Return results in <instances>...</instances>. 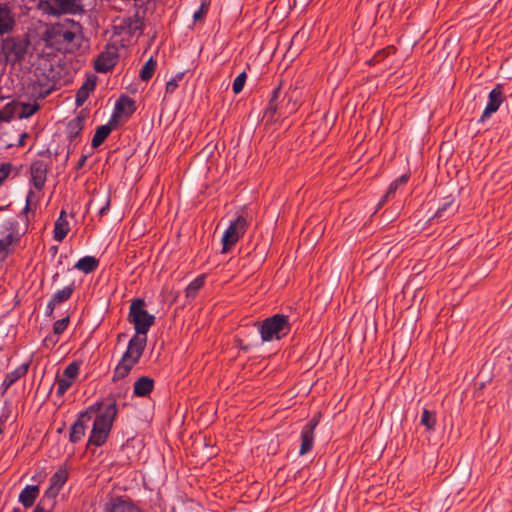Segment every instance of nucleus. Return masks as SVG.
<instances>
[{"mask_svg": "<svg viewBox=\"0 0 512 512\" xmlns=\"http://www.w3.org/2000/svg\"><path fill=\"white\" fill-rule=\"evenodd\" d=\"M98 265V261L92 257V256H85L78 260V262L75 264V268L79 271H82L84 273H90L94 269H96Z\"/></svg>", "mask_w": 512, "mask_h": 512, "instance_id": "b1692460", "label": "nucleus"}, {"mask_svg": "<svg viewBox=\"0 0 512 512\" xmlns=\"http://www.w3.org/2000/svg\"><path fill=\"white\" fill-rule=\"evenodd\" d=\"M68 322H69L68 318H63V319L56 321L53 325L54 334L60 335L67 328Z\"/></svg>", "mask_w": 512, "mask_h": 512, "instance_id": "f704fd0d", "label": "nucleus"}, {"mask_svg": "<svg viewBox=\"0 0 512 512\" xmlns=\"http://www.w3.org/2000/svg\"><path fill=\"white\" fill-rule=\"evenodd\" d=\"M34 512H49V511H46L40 505H37L36 508L34 509Z\"/></svg>", "mask_w": 512, "mask_h": 512, "instance_id": "79ce46f5", "label": "nucleus"}, {"mask_svg": "<svg viewBox=\"0 0 512 512\" xmlns=\"http://www.w3.org/2000/svg\"><path fill=\"white\" fill-rule=\"evenodd\" d=\"M110 132L111 127L109 125H102L98 127L92 139V146L98 147L99 145H101L108 137Z\"/></svg>", "mask_w": 512, "mask_h": 512, "instance_id": "393cba45", "label": "nucleus"}, {"mask_svg": "<svg viewBox=\"0 0 512 512\" xmlns=\"http://www.w3.org/2000/svg\"><path fill=\"white\" fill-rule=\"evenodd\" d=\"M156 68V62L153 60V58H150L142 67L140 71V77L142 80L146 81L149 80Z\"/></svg>", "mask_w": 512, "mask_h": 512, "instance_id": "7c9ffc66", "label": "nucleus"}, {"mask_svg": "<svg viewBox=\"0 0 512 512\" xmlns=\"http://www.w3.org/2000/svg\"><path fill=\"white\" fill-rule=\"evenodd\" d=\"M2 52L8 62L22 59L26 53V46L18 40L7 38L2 43Z\"/></svg>", "mask_w": 512, "mask_h": 512, "instance_id": "6e6552de", "label": "nucleus"}, {"mask_svg": "<svg viewBox=\"0 0 512 512\" xmlns=\"http://www.w3.org/2000/svg\"><path fill=\"white\" fill-rule=\"evenodd\" d=\"M88 96H89V93L84 92V91L79 89L77 91V94H76V104H77V106L83 105V103L87 100Z\"/></svg>", "mask_w": 512, "mask_h": 512, "instance_id": "e433bc0d", "label": "nucleus"}, {"mask_svg": "<svg viewBox=\"0 0 512 512\" xmlns=\"http://www.w3.org/2000/svg\"><path fill=\"white\" fill-rule=\"evenodd\" d=\"M246 73L245 72H242L240 73L235 79H234V82H233V85H232V89H233V92L235 94H238L240 93L242 90H243V87L245 85V81H246Z\"/></svg>", "mask_w": 512, "mask_h": 512, "instance_id": "473e14b6", "label": "nucleus"}, {"mask_svg": "<svg viewBox=\"0 0 512 512\" xmlns=\"http://www.w3.org/2000/svg\"><path fill=\"white\" fill-rule=\"evenodd\" d=\"M95 412V406H90L86 411L82 412L77 421L70 429V440L72 442L80 441L92 421V414Z\"/></svg>", "mask_w": 512, "mask_h": 512, "instance_id": "423d86ee", "label": "nucleus"}, {"mask_svg": "<svg viewBox=\"0 0 512 512\" xmlns=\"http://www.w3.org/2000/svg\"><path fill=\"white\" fill-rule=\"evenodd\" d=\"M68 231L69 223L67 221L65 211H62L54 225V239L56 241H62L66 237Z\"/></svg>", "mask_w": 512, "mask_h": 512, "instance_id": "dca6fc26", "label": "nucleus"}, {"mask_svg": "<svg viewBox=\"0 0 512 512\" xmlns=\"http://www.w3.org/2000/svg\"><path fill=\"white\" fill-rule=\"evenodd\" d=\"M205 282V277L199 276L194 279L186 288V296L188 298H194L198 291L203 287Z\"/></svg>", "mask_w": 512, "mask_h": 512, "instance_id": "c85d7f7f", "label": "nucleus"}, {"mask_svg": "<svg viewBox=\"0 0 512 512\" xmlns=\"http://www.w3.org/2000/svg\"><path fill=\"white\" fill-rule=\"evenodd\" d=\"M117 61V56L114 51H104L95 60V70L97 72L105 73L112 69Z\"/></svg>", "mask_w": 512, "mask_h": 512, "instance_id": "f8f14e48", "label": "nucleus"}, {"mask_svg": "<svg viewBox=\"0 0 512 512\" xmlns=\"http://www.w3.org/2000/svg\"><path fill=\"white\" fill-rule=\"evenodd\" d=\"M183 75V73H178L166 83V93H173L176 90L178 82L182 80Z\"/></svg>", "mask_w": 512, "mask_h": 512, "instance_id": "72a5a7b5", "label": "nucleus"}, {"mask_svg": "<svg viewBox=\"0 0 512 512\" xmlns=\"http://www.w3.org/2000/svg\"><path fill=\"white\" fill-rule=\"evenodd\" d=\"M317 424L318 420L313 418L303 427L301 432V446L299 450L300 455H304L312 449L314 443V430Z\"/></svg>", "mask_w": 512, "mask_h": 512, "instance_id": "9d476101", "label": "nucleus"}, {"mask_svg": "<svg viewBox=\"0 0 512 512\" xmlns=\"http://www.w3.org/2000/svg\"><path fill=\"white\" fill-rule=\"evenodd\" d=\"M55 33L59 41L70 44L80 35V26L76 23H71L70 28L60 26L56 29Z\"/></svg>", "mask_w": 512, "mask_h": 512, "instance_id": "4468645a", "label": "nucleus"}, {"mask_svg": "<svg viewBox=\"0 0 512 512\" xmlns=\"http://www.w3.org/2000/svg\"><path fill=\"white\" fill-rule=\"evenodd\" d=\"M2 433V429L0 428V434Z\"/></svg>", "mask_w": 512, "mask_h": 512, "instance_id": "c03bdc74", "label": "nucleus"}, {"mask_svg": "<svg viewBox=\"0 0 512 512\" xmlns=\"http://www.w3.org/2000/svg\"><path fill=\"white\" fill-rule=\"evenodd\" d=\"M408 181V175L404 174L397 178L394 182H392L386 192V194L383 196L381 201L378 204V207L382 206L385 201L398 189L399 186L404 185Z\"/></svg>", "mask_w": 512, "mask_h": 512, "instance_id": "a878e982", "label": "nucleus"}, {"mask_svg": "<svg viewBox=\"0 0 512 512\" xmlns=\"http://www.w3.org/2000/svg\"><path fill=\"white\" fill-rule=\"evenodd\" d=\"M14 116H17L16 102L14 101L7 103L0 110V122H9Z\"/></svg>", "mask_w": 512, "mask_h": 512, "instance_id": "bb28decb", "label": "nucleus"}, {"mask_svg": "<svg viewBox=\"0 0 512 512\" xmlns=\"http://www.w3.org/2000/svg\"><path fill=\"white\" fill-rule=\"evenodd\" d=\"M94 88H95V81L88 79L83 83V85L79 89L90 94V92L93 91Z\"/></svg>", "mask_w": 512, "mask_h": 512, "instance_id": "4c0bfd02", "label": "nucleus"}, {"mask_svg": "<svg viewBox=\"0 0 512 512\" xmlns=\"http://www.w3.org/2000/svg\"><path fill=\"white\" fill-rule=\"evenodd\" d=\"M153 386V379L149 377H141L134 384V394L139 397H144L152 391Z\"/></svg>", "mask_w": 512, "mask_h": 512, "instance_id": "f3484780", "label": "nucleus"}, {"mask_svg": "<svg viewBox=\"0 0 512 512\" xmlns=\"http://www.w3.org/2000/svg\"><path fill=\"white\" fill-rule=\"evenodd\" d=\"M2 99H4V97H1V96H0V100H2Z\"/></svg>", "mask_w": 512, "mask_h": 512, "instance_id": "37998d69", "label": "nucleus"}, {"mask_svg": "<svg viewBox=\"0 0 512 512\" xmlns=\"http://www.w3.org/2000/svg\"><path fill=\"white\" fill-rule=\"evenodd\" d=\"M79 374V365L77 363L69 364L62 375H60L56 380V393L59 396L64 395V393L73 385L77 376Z\"/></svg>", "mask_w": 512, "mask_h": 512, "instance_id": "0eeeda50", "label": "nucleus"}, {"mask_svg": "<svg viewBox=\"0 0 512 512\" xmlns=\"http://www.w3.org/2000/svg\"><path fill=\"white\" fill-rule=\"evenodd\" d=\"M420 422L428 431H433L436 424V415L427 409H424L421 414Z\"/></svg>", "mask_w": 512, "mask_h": 512, "instance_id": "cd10ccee", "label": "nucleus"}, {"mask_svg": "<svg viewBox=\"0 0 512 512\" xmlns=\"http://www.w3.org/2000/svg\"><path fill=\"white\" fill-rule=\"evenodd\" d=\"M25 230L20 228L15 218H9L0 224V261H4L17 247Z\"/></svg>", "mask_w": 512, "mask_h": 512, "instance_id": "7ed1b4c3", "label": "nucleus"}, {"mask_svg": "<svg viewBox=\"0 0 512 512\" xmlns=\"http://www.w3.org/2000/svg\"><path fill=\"white\" fill-rule=\"evenodd\" d=\"M13 25L14 20L9 9L6 6L0 5V34L11 31Z\"/></svg>", "mask_w": 512, "mask_h": 512, "instance_id": "a211bd4d", "label": "nucleus"}, {"mask_svg": "<svg viewBox=\"0 0 512 512\" xmlns=\"http://www.w3.org/2000/svg\"><path fill=\"white\" fill-rule=\"evenodd\" d=\"M454 199L451 197H448L444 199V202L442 205L438 208L436 212L437 217H443L447 211L453 213L456 210V207L453 205Z\"/></svg>", "mask_w": 512, "mask_h": 512, "instance_id": "2f4dec72", "label": "nucleus"}, {"mask_svg": "<svg viewBox=\"0 0 512 512\" xmlns=\"http://www.w3.org/2000/svg\"><path fill=\"white\" fill-rule=\"evenodd\" d=\"M38 109L35 103H20L16 102V112L19 119H26L33 115Z\"/></svg>", "mask_w": 512, "mask_h": 512, "instance_id": "4be33fe9", "label": "nucleus"}, {"mask_svg": "<svg viewBox=\"0 0 512 512\" xmlns=\"http://www.w3.org/2000/svg\"><path fill=\"white\" fill-rule=\"evenodd\" d=\"M247 225V219L243 215H239L230 222L222 235V253L228 252L229 249L238 242L244 235Z\"/></svg>", "mask_w": 512, "mask_h": 512, "instance_id": "39448f33", "label": "nucleus"}, {"mask_svg": "<svg viewBox=\"0 0 512 512\" xmlns=\"http://www.w3.org/2000/svg\"><path fill=\"white\" fill-rule=\"evenodd\" d=\"M27 366L21 365L16 368L14 371L10 372L4 379L2 383V387L4 390L8 389L16 380L24 376L27 372Z\"/></svg>", "mask_w": 512, "mask_h": 512, "instance_id": "5701e85b", "label": "nucleus"}, {"mask_svg": "<svg viewBox=\"0 0 512 512\" xmlns=\"http://www.w3.org/2000/svg\"><path fill=\"white\" fill-rule=\"evenodd\" d=\"M502 101H503V97H502V91H501L500 87L494 88L489 93V101L482 113L480 120L484 121V120L488 119L493 113H495L499 109Z\"/></svg>", "mask_w": 512, "mask_h": 512, "instance_id": "9b49d317", "label": "nucleus"}, {"mask_svg": "<svg viewBox=\"0 0 512 512\" xmlns=\"http://www.w3.org/2000/svg\"><path fill=\"white\" fill-rule=\"evenodd\" d=\"M258 330L263 342L279 340L290 330L288 316L276 314L269 317L260 324Z\"/></svg>", "mask_w": 512, "mask_h": 512, "instance_id": "20e7f679", "label": "nucleus"}, {"mask_svg": "<svg viewBox=\"0 0 512 512\" xmlns=\"http://www.w3.org/2000/svg\"><path fill=\"white\" fill-rule=\"evenodd\" d=\"M38 495V485H26L24 489L20 492L18 500L24 507H30L33 505Z\"/></svg>", "mask_w": 512, "mask_h": 512, "instance_id": "2eb2a0df", "label": "nucleus"}, {"mask_svg": "<svg viewBox=\"0 0 512 512\" xmlns=\"http://www.w3.org/2000/svg\"><path fill=\"white\" fill-rule=\"evenodd\" d=\"M206 10H207V5L203 2L201 4V6L198 8V10H196L193 14L194 21L200 20L203 17V15L206 13Z\"/></svg>", "mask_w": 512, "mask_h": 512, "instance_id": "c9c22d12", "label": "nucleus"}, {"mask_svg": "<svg viewBox=\"0 0 512 512\" xmlns=\"http://www.w3.org/2000/svg\"><path fill=\"white\" fill-rule=\"evenodd\" d=\"M134 110V101L128 96H122L115 103L113 117L128 118Z\"/></svg>", "mask_w": 512, "mask_h": 512, "instance_id": "ddd939ff", "label": "nucleus"}, {"mask_svg": "<svg viewBox=\"0 0 512 512\" xmlns=\"http://www.w3.org/2000/svg\"><path fill=\"white\" fill-rule=\"evenodd\" d=\"M108 206H109V201H107L106 205L99 210V214L103 215L107 211Z\"/></svg>", "mask_w": 512, "mask_h": 512, "instance_id": "a19ab883", "label": "nucleus"}, {"mask_svg": "<svg viewBox=\"0 0 512 512\" xmlns=\"http://www.w3.org/2000/svg\"><path fill=\"white\" fill-rule=\"evenodd\" d=\"M95 412L92 414V429L89 436V444L101 446L105 443L113 421L117 414L116 403L113 400H107L96 403Z\"/></svg>", "mask_w": 512, "mask_h": 512, "instance_id": "f03ea898", "label": "nucleus"}, {"mask_svg": "<svg viewBox=\"0 0 512 512\" xmlns=\"http://www.w3.org/2000/svg\"><path fill=\"white\" fill-rule=\"evenodd\" d=\"M45 169L40 164H35L31 167V177L36 189H41L44 186L46 175Z\"/></svg>", "mask_w": 512, "mask_h": 512, "instance_id": "aec40b11", "label": "nucleus"}, {"mask_svg": "<svg viewBox=\"0 0 512 512\" xmlns=\"http://www.w3.org/2000/svg\"><path fill=\"white\" fill-rule=\"evenodd\" d=\"M84 127V118L77 116L71 119L66 127V133L70 140L76 138Z\"/></svg>", "mask_w": 512, "mask_h": 512, "instance_id": "6ab92c4d", "label": "nucleus"}, {"mask_svg": "<svg viewBox=\"0 0 512 512\" xmlns=\"http://www.w3.org/2000/svg\"><path fill=\"white\" fill-rule=\"evenodd\" d=\"M8 174H9V168L8 167L3 166V167L0 168V183L4 179L7 178Z\"/></svg>", "mask_w": 512, "mask_h": 512, "instance_id": "58836bf2", "label": "nucleus"}, {"mask_svg": "<svg viewBox=\"0 0 512 512\" xmlns=\"http://www.w3.org/2000/svg\"><path fill=\"white\" fill-rule=\"evenodd\" d=\"M56 305L57 304L53 303V300L50 299V301L48 302L47 307H46V313L48 315H51Z\"/></svg>", "mask_w": 512, "mask_h": 512, "instance_id": "ea45409f", "label": "nucleus"}, {"mask_svg": "<svg viewBox=\"0 0 512 512\" xmlns=\"http://www.w3.org/2000/svg\"><path fill=\"white\" fill-rule=\"evenodd\" d=\"M68 479L65 467H60L50 478V485L44 493V499L53 500L59 494L61 488Z\"/></svg>", "mask_w": 512, "mask_h": 512, "instance_id": "1a4fd4ad", "label": "nucleus"}, {"mask_svg": "<svg viewBox=\"0 0 512 512\" xmlns=\"http://www.w3.org/2000/svg\"><path fill=\"white\" fill-rule=\"evenodd\" d=\"M73 293V287L72 286H66L61 290L56 291L51 299L53 300V303H56L57 305L68 300Z\"/></svg>", "mask_w": 512, "mask_h": 512, "instance_id": "c756f323", "label": "nucleus"}, {"mask_svg": "<svg viewBox=\"0 0 512 512\" xmlns=\"http://www.w3.org/2000/svg\"><path fill=\"white\" fill-rule=\"evenodd\" d=\"M108 512H141L133 503L125 500H117L107 509Z\"/></svg>", "mask_w": 512, "mask_h": 512, "instance_id": "412c9836", "label": "nucleus"}, {"mask_svg": "<svg viewBox=\"0 0 512 512\" xmlns=\"http://www.w3.org/2000/svg\"><path fill=\"white\" fill-rule=\"evenodd\" d=\"M128 319L134 325L136 333L129 340L127 349L115 368L113 380L126 377L138 363L146 346V334L154 324L155 316L145 309L143 299H136L130 305Z\"/></svg>", "mask_w": 512, "mask_h": 512, "instance_id": "f257e3e1", "label": "nucleus"}]
</instances>
